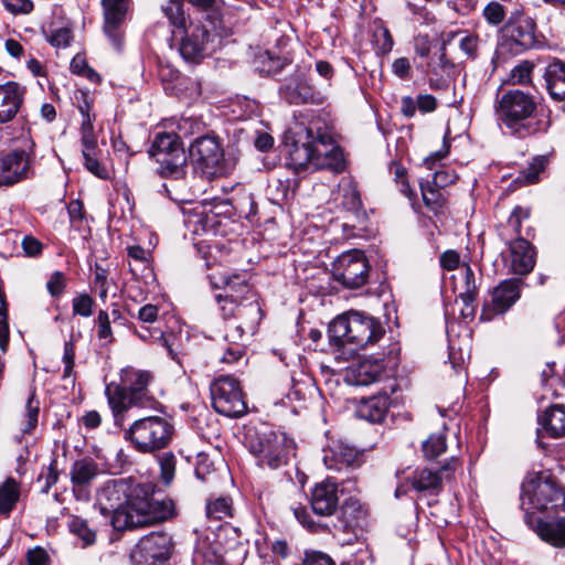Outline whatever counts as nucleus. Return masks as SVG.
<instances>
[{"mask_svg": "<svg viewBox=\"0 0 565 565\" xmlns=\"http://www.w3.org/2000/svg\"><path fill=\"white\" fill-rule=\"evenodd\" d=\"M149 154L159 164V173L164 178L181 179L185 174L186 154L174 134L161 132L154 137Z\"/></svg>", "mask_w": 565, "mask_h": 565, "instance_id": "obj_9", "label": "nucleus"}, {"mask_svg": "<svg viewBox=\"0 0 565 565\" xmlns=\"http://www.w3.org/2000/svg\"><path fill=\"white\" fill-rule=\"evenodd\" d=\"M372 43L380 54H386L392 50L393 38L388 29L382 23H375L372 31Z\"/></svg>", "mask_w": 565, "mask_h": 565, "instance_id": "obj_42", "label": "nucleus"}, {"mask_svg": "<svg viewBox=\"0 0 565 565\" xmlns=\"http://www.w3.org/2000/svg\"><path fill=\"white\" fill-rule=\"evenodd\" d=\"M68 529L71 533L82 541L83 547L90 546L96 542V532L92 530L87 521L82 518L74 516L68 523Z\"/></svg>", "mask_w": 565, "mask_h": 565, "instance_id": "obj_40", "label": "nucleus"}, {"mask_svg": "<svg viewBox=\"0 0 565 565\" xmlns=\"http://www.w3.org/2000/svg\"><path fill=\"white\" fill-rule=\"evenodd\" d=\"M223 156V149L215 137L196 138L190 146V157L194 168L206 179L225 173Z\"/></svg>", "mask_w": 565, "mask_h": 565, "instance_id": "obj_13", "label": "nucleus"}, {"mask_svg": "<svg viewBox=\"0 0 565 565\" xmlns=\"http://www.w3.org/2000/svg\"><path fill=\"white\" fill-rule=\"evenodd\" d=\"M536 109V97L521 89L504 90L494 103L498 121L518 138H526L539 130L534 121Z\"/></svg>", "mask_w": 565, "mask_h": 565, "instance_id": "obj_4", "label": "nucleus"}, {"mask_svg": "<svg viewBox=\"0 0 565 565\" xmlns=\"http://www.w3.org/2000/svg\"><path fill=\"white\" fill-rule=\"evenodd\" d=\"M40 403L31 395L25 404V409L20 423V430L23 434H31L38 425Z\"/></svg>", "mask_w": 565, "mask_h": 565, "instance_id": "obj_41", "label": "nucleus"}, {"mask_svg": "<svg viewBox=\"0 0 565 565\" xmlns=\"http://www.w3.org/2000/svg\"><path fill=\"white\" fill-rule=\"evenodd\" d=\"M313 169H329L340 172L344 169V159L342 151L333 143L332 137L318 129V143Z\"/></svg>", "mask_w": 565, "mask_h": 565, "instance_id": "obj_20", "label": "nucleus"}, {"mask_svg": "<svg viewBox=\"0 0 565 565\" xmlns=\"http://www.w3.org/2000/svg\"><path fill=\"white\" fill-rule=\"evenodd\" d=\"M161 10L175 29L174 35L177 36V32L181 34L179 42L181 56L189 62L201 61L206 55L211 41L207 26L201 21L186 17L179 0H168Z\"/></svg>", "mask_w": 565, "mask_h": 565, "instance_id": "obj_6", "label": "nucleus"}, {"mask_svg": "<svg viewBox=\"0 0 565 565\" xmlns=\"http://www.w3.org/2000/svg\"><path fill=\"white\" fill-rule=\"evenodd\" d=\"M104 9V31L108 36L114 49L120 51L124 45V35L120 31L129 0H102Z\"/></svg>", "mask_w": 565, "mask_h": 565, "instance_id": "obj_19", "label": "nucleus"}, {"mask_svg": "<svg viewBox=\"0 0 565 565\" xmlns=\"http://www.w3.org/2000/svg\"><path fill=\"white\" fill-rule=\"evenodd\" d=\"M152 381L153 375L149 371L127 366L120 370L118 383L110 382L106 385L105 395L116 427L124 428L132 408L163 413V405L149 390Z\"/></svg>", "mask_w": 565, "mask_h": 565, "instance_id": "obj_2", "label": "nucleus"}, {"mask_svg": "<svg viewBox=\"0 0 565 565\" xmlns=\"http://www.w3.org/2000/svg\"><path fill=\"white\" fill-rule=\"evenodd\" d=\"M244 445L256 460L259 468L277 470L289 463L295 455V441L285 433L273 430L267 426L248 427Z\"/></svg>", "mask_w": 565, "mask_h": 565, "instance_id": "obj_5", "label": "nucleus"}, {"mask_svg": "<svg viewBox=\"0 0 565 565\" xmlns=\"http://www.w3.org/2000/svg\"><path fill=\"white\" fill-rule=\"evenodd\" d=\"M545 86L555 102H565V62L554 60L544 72Z\"/></svg>", "mask_w": 565, "mask_h": 565, "instance_id": "obj_30", "label": "nucleus"}, {"mask_svg": "<svg viewBox=\"0 0 565 565\" xmlns=\"http://www.w3.org/2000/svg\"><path fill=\"white\" fill-rule=\"evenodd\" d=\"M511 269L516 275H527L535 266V252L530 242L522 237H516L508 242Z\"/></svg>", "mask_w": 565, "mask_h": 565, "instance_id": "obj_26", "label": "nucleus"}, {"mask_svg": "<svg viewBox=\"0 0 565 565\" xmlns=\"http://www.w3.org/2000/svg\"><path fill=\"white\" fill-rule=\"evenodd\" d=\"M532 71L533 64L524 61L511 71L510 81L512 84H526L531 81Z\"/></svg>", "mask_w": 565, "mask_h": 565, "instance_id": "obj_55", "label": "nucleus"}, {"mask_svg": "<svg viewBox=\"0 0 565 565\" xmlns=\"http://www.w3.org/2000/svg\"><path fill=\"white\" fill-rule=\"evenodd\" d=\"M83 146V157L86 169L92 172L94 175L100 179H108L109 172L107 168L102 164L98 159L95 157L96 146L89 147L87 145Z\"/></svg>", "mask_w": 565, "mask_h": 565, "instance_id": "obj_44", "label": "nucleus"}, {"mask_svg": "<svg viewBox=\"0 0 565 565\" xmlns=\"http://www.w3.org/2000/svg\"><path fill=\"white\" fill-rule=\"evenodd\" d=\"M96 119V115H86L82 116L81 121V141L82 145H87L89 147L97 146V139L94 131V121Z\"/></svg>", "mask_w": 565, "mask_h": 565, "instance_id": "obj_50", "label": "nucleus"}, {"mask_svg": "<svg viewBox=\"0 0 565 565\" xmlns=\"http://www.w3.org/2000/svg\"><path fill=\"white\" fill-rule=\"evenodd\" d=\"M98 463L88 457L75 460L70 468L71 490L74 499L79 502H89L93 483L99 475Z\"/></svg>", "mask_w": 565, "mask_h": 565, "instance_id": "obj_16", "label": "nucleus"}, {"mask_svg": "<svg viewBox=\"0 0 565 565\" xmlns=\"http://www.w3.org/2000/svg\"><path fill=\"white\" fill-rule=\"evenodd\" d=\"M214 279L215 277H211V284L214 288H223L224 295L237 299L241 302L255 300L252 288L247 282L246 275H224L221 277L220 281H215Z\"/></svg>", "mask_w": 565, "mask_h": 565, "instance_id": "obj_27", "label": "nucleus"}, {"mask_svg": "<svg viewBox=\"0 0 565 565\" xmlns=\"http://www.w3.org/2000/svg\"><path fill=\"white\" fill-rule=\"evenodd\" d=\"M72 32L67 28H61L52 32L49 42L56 47H66L72 41Z\"/></svg>", "mask_w": 565, "mask_h": 565, "instance_id": "obj_60", "label": "nucleus"}, {"mask_svg": "<svg viewBox=\"0 0 565 565\" xmlns=\"http://www.w3.org/2000/svg\"><path fill=\"white\" fill-rule=\"evenodd\" d=\"M483 15L491 24H499L503 21L505 11L499 2H490L483 10Z\"/></svg>", "mask_w": 565, "mask_h": 565, "instance_id": "obj_58", "label": "nucleus"}, {"mask_svg": "<svg viewBox=\"0 0 565 565\" xmlns=\"http://www.w3.org/2000/svg\"><path fill=\"white\" fill-rule=\"evenodd\" d=\"M391 405L390 396L386 393L362 399L356 413L360 418L370 423H380L384 419Z\"/></svg>", "mask_w": 565, "mask_h": 565, "instance_id": "obj_31", "label": "nucleus"}, {"mask_svg": "<svg viewBox=\"0 0 565 565\" xmlns=\"http://www.w3.org/2000/svg\"><path fill=\"white\" fill-rule=\"evenodd\" d=\"M153 488L131 478L110 479L96 490V503L104 515H110L116 531L131 530L163 522L174 513L170 500L152 499Z\"/></svg>", "mask_w": 565, "mask_h": 565, "instance_id": "obj_1", "label": "nucleus"}, {"mask_svg": "<svg viewBox=\"0 0 565 565\" xmlns=\"http://www.w3.org/2000/svg\"><path fill=\"white\" fill-rule=\"evenodd\" d=\"M429 88L437 92L455 89L454 74L428 75Z\"/></svg>", "mask_w": 565, "mask_h": 565, "instance_id": "obj_54", "label": "nucleus"}, {"mask_svg": "<svg viewBox=\"0 0 565 565\" xmlns=\"http://www.w3.org/2000/svg\"><path fill=\"white\" fill-rule=\"evenodd\" d=\"M46 287L52 296L61 295L65 288L64 275L61 271L53 273L46 282Z\"/></svg>", "mask_w": 565, "mask_h": 565, "instance_id": "obj_63", "label": "nucleus"}, {"mask_svg": "<svg viewBox=\"0 0 565 565\" xmlns=\"http://www.w3.org/2000/svg\"><path fill=\"white\" fill-rule=\"evenodd\" d=\"M215 299L224 319L232 318L237 312L239 318L248 317L250 319L249 322L252 328L258 324L262 320L263 312L257 300H250L249 302L244 303L224 294L216 295Z\"/></svg>", "mask_w": 565, "mask_h": 565, "instance_id": "obj_24", "label": "nucleus"}, {"mask_svg": "<svg viewBox=\"0 0 565 565\" xmlns=\"http://www.w3.org/2000/svg\"><path fill=\"white\" fill-rule=\"evenodd\" d=\"M94 299L88 294H79L72 300L73 313L81 317H90L93 313Z\"/></svg>", "mask_w": 565, "mask_h": 565, "instance_id": "obj_51", "label": "nucleus"}, {"mask_svg": "<svg viewBox=\"0 0 565 565\" xmlns=\"http://www.w3.org/2000/svg\"><path fill=\"white\" fill-rule=\"evenodd\" d=\"M446 437L443 433L431 434L423 443V452L427 459H435L446 451Z\"/></svg>", "mask_w": 565, "mask_h": 565, "instance_id": "obj_46", "label": "nucleus"}, {"mask_svg": "<svg viewBox=\"0 0 565 565\" xmlns=\"http://www.w3.org/2000/svg\"><path fill=\"white\" fill-rule=\"evenodd\" d=\"M9 318H8V307L4 299V296L0 292V350L2 352L7 351L9 339H10V330H9Z\"/></svg>", "mask_w": 565, "mask_h": 565, "instance_id": "obj_48", "label": "nucleus"}, {"mask_svg": "<svg viewBox=\"0 0 565 565\" xmlns=\"http://www.w3.org/2000/svg\"><path fill=\"white\" fill-rule=\"evenodd\" d=\"M362 461V454L342 440L332 441L323 449V462L328 469L340 471L349 467H359Z\"/></svg>", "mask_w": 565, "mask_h": 565, "instance_id": "obj_22", "label": "nucleus"}, {"mask_svg": "<svg viewBox=\"0 0 565 565\" xmlns=\"http://www.w3.org/2000/svg\"><path fill=\"white\" fill-rule=\"evenodd\" d=\"M539 423L550 437L565 436V406H551L539 416Z\"/></svg>", "mask_w": 565, "mask_h": 565, "instance_id": "obj_32", "label": "nucleus"}, {"mask_svg": "<svg viewBox=\"0 0 565 565\" xmlns=\"http://www.w3.org/2000/svg\"><path fill=\"white\" fill-rule=\"evenodd\" d=\"M385 371V365L382 360H365L361 362L355 369L356 383L359 385H369L380 381Z\"/></svg>", "mask_w": 565, "mask_h": 565, "instance_id": "obj_35", "label": "nucleus"}, {"mask_svg": "<svg viewBox=\"0 0 565 565\" xmlns=\"http://www.w3.org/2000/svg\"><path fill=\"white\" fill-rule=\"evenodd\" d=\"M212 406L226 417H241L247 412V404L241 383L231 375L215 379L210 387Z\"/></svg>", "mask_w": 565, "mask_h": 565, "instance_id": "obj_10", "label": "nucleus"}, {"mask_svg": "<svg viewBox=\"0 0 565 565\" xmlns=\"http://www.w3.org/2000/svg\"><path fill=\"white\" fill-rule=\"evenodd\" d=\"M171 536L164 532H151L141 537L131 552V557L140 565H156L170 558Z\"/></svg>", "mask_w": 565, "mask_h": 565, "instance_id": "obj_15", "label": "nucleus"}, {"mask_svg": "<svg viewBox=\"0 0 565 565\" xmlns=\"http://www.w3.org/2000/svg\"><path fill=\"white\" fill-rule=\"evenodd\" d=\"M310 503L317 515H332L339 505L338 484L330 479L317 483L311 491Z\"/></svg>", "mask_w": 565, "mask_h": 565, "instance_id": "obj_23", "label": "nucleus"}, {"mask_svg": "<svg viewBox=\"0 0 565 565\" xmlns=\"http://www.w3.org/2000/svg\"><path fill=\"white\" fill-rule=\"evenodd\" d=\"M1 3L12 14H29L34 8L31 0H1Z\"/></svg>", "mask_w": 565, "mask_h": 565, "instance_id": "obj_57", "label": "nucleus"}, {"mask_svg": "<svg viewBox=\"0 0 565 565\" xmlns=\"http://www.w3.org/2000/svg\"><path fill=\"white\" fill-rule=\"evenodd\" d=\"M548 163V157L537 156L533 158L531 163L522 171L527 183H535L539 180V174L543 172Z\"/></svg>", "mask_w": 565, "mask_h": 565, "instance_id": "obj_49", "label": "nucleus"}, {"mask_svg": "<svg viewBox=\"0 0 565 565\" xmlns=\"http://www.w3.org/2000/svg\"><path fill=\"white\" fill-rule=\"evenodd\" d=\"M529 217L530 210L518 205L512 210L508 218V227L512 230L513 234L520 237L522 222Z\"/></svg>", "mask_w": 565, "mask_h": 565, "instance_id": "obj_52", "label": "nucleus"}, {"mask_svg": "<svg viewBox=\"0 0 565 565\" xmlns=\"http://www.w3.org/2000/svg\"><path fill=\"white\" fill-rule=\"evenodd\" d=\"M313 169H329L340 172L344 169V159L342 151L333 143L332 137L318 129V143Z\"/></svg>", "mask_w": 565, "mask_h": 565, "instance_id": "obj_21", "label": "nucleus"}, {"mask_svg": "<svg viewBox=\"0 0 565 565\" xmlns=\"http://www.w3.org/2000/svg\"><path fill=\"white\" fill-rule=\"evenodd\" d=\"M160 475L164 484H170L175 472V457L173 454H164L160 457Z\"/></svg>", "mask_w": 565, "mask_h": 565, "instance_id": "obj_53", "label": "nucleus"}, {"mask_svg": "<svg viewBox=\"0 0 565 565\" xmlns=\"http://www.w3.org/2000/svg\"><path fill=\"white\" fill-rule=\"evenodd\" d=\"M18 482L9 478L0 486V516H9L19 500Z\"/></svg>", "mask_w": 565, "mask_h": 565, "instance_id": "obj_37", "label": "nucleus"}, {"mask_svg": "<svg viewBox=\"0 0 565 565\" xmlns=\"http://www.w3.org/2000/svg\"><path fill=\"white\" fill-rule=\"evenodd\" d=\"M128 257L130 258L129 266L134 275L147 269L150 265L151 252L142 248L139 245L127 247Z\"/></svg>", "mask_w": 565, "mask_h": 565, "instance_id": "obj_39", "label": "nucleus"}, {"mask_svg": "<svg viewBox=\"0 0 565 565\" xmlns=\"http://www.w3.org/2000/svg\"><path fill=\"white\" fill-rule=\"evenodd\" d=\"M25 88L17 82L0 84V124L11 121L19 113Z\"/></svg>", "mask_w": 565, "mask_h": 565, "instance_id": "obj_25", "label": "nucleus"}, {"mask_svg": "<svg viewBox=\"0 0 565 565\" xmlns=\"http://www.w3.org/2000/svg\"><path fill=\"white\" fill-rule=\"evenodd\" d=\"M332 277L343 287L356 289L364 286L370 276V264L360 249L343 252L332 263Z\"/></svg>", "mask_w": 565, "mask_h": 565, "instance_id": "obj_12", "label": "nucleus"}, {"mask_svg": "<svg viewBox=\"0 0 565 565\" xmlns=\"http://www.w3.org/2000/svg\"><path fill=\"white\" fill-rule=\"evenodd\" d=\"M29 565H49V555L42 547H34L26 554Z\"/></svg>", "mask_w": 565, "mask_h": 565, "instance_id": "obj_64", "label": "nucleus"}, {"mask_svg": "<svg viewBox=\"0 0 565 565\" xmlns=\"http://www.w3.org/2000/svg\"><path fill=\"white\" fill-rule=\"evenodd\" d=\"M565 504V490L555 481L537 477L523 484L521 494V508L525 512V522L536 525V511L557 510Z\"/></svg>", "mask_w": 565, "mask_h": 565, "instance_id": "obj_8", "label": "nucleus"}, {"mask_svg": "<svg viewBox=\"0 0 565 565\" xmlns=\"http://www.w3.org/2000/svg\"><path fill=\"white\" fill-rule=\"evenodd\" d=\"M292 512L298 522L311 532H317L318 524L311 519L306 507L298 505L292 508Z\"/></svg>", "mask_w": 565, "mask_h": 565, "instance_id": "obj_61", "label": "nucleus"}, {"mask_svg": "<svg viewBox=\"0 0 565 565\" xmlns=\"http://www.w3.org/2000/svg\"><path fill=\"white\" fill-rule=\"evenodd\" d=\"M303 565H335V563L329 555L322 552L307 551Z\"/></svg>", "mask_w": 565, "mask_h": 565, "instance_id": "obj_62", "label": "nucleus"}, {"mask_svg": "<svg viewBox=\"0 0 565 565\" xmlns=\"http://www.w3.org/2000/svg\"><path fill=\"white\" fill-rule=\"evenodd\" d=\"M458 467L459 459L451 457L438 470L429 468L416 469L407 478L406 482H402L396 487L395 497L401 498L407 494L411 489L422 493L438 494L443 490V481L452 479Z\"/></svg>", "mask_w": 565, "mask_h": 565, "instance_id": "obj_11", "label": "nucleus"}, {"mask_svg": "<svg viewBox=\"0 0 565 565\" xmlns=\"http://www.w3.org/2000/svg\"><path fill=\"white\" fill-rule=\"evenodd\" d=\"M385 334L382 322L359 311H348L334 318L328 328L330 343L350 347L355 352L377 343Z\"/></svg>", "mask_w": 565, "mask_h": 565, "instance_id": "obj_3", "label": "nucleus"}, {"mask_svg": "<svg viewBox=\"0 0 565 565\" xmlns=\"http://www.w3.org/2000/svg\"><path fill=\"white\" fill-rule=\"evenodd\" d=\"M278 92L280 98L290 105H320L324 100V95L298 73L286 78Z\"/></svg>", "mask_w": 565, "mask_h": 565, "instance_id": "obj_17", "label": "nucleus"}, {"mask_svg": "<svg viewBox=\"0 0 565 565\" xmlns=\"http://www.w3.org/2000/svg\"><path fill=\"white\" fill-rule=\"evenodd\" d=\"M521 281L519 279H507L500 282L492 292V307L495 313H504L520 298Z\"/></svg>", "mask_w": 565, "mask_h": 565, "instance_id": "obj_29", "label": "nucleus"}, {"mask_svg": "<svg viewBox=\"0 0 565 565\" xmlns=\"http://www.w3.org/2000/svg\"><path fill=\"white\" fill-rule=\"evenodd\" d=\"M428 75L455 74V64L446 56V43L443 42L437 57L428 63Z\"/></svg>", "mask_w": 565, "mask_h": 565, "instance_id": "obj_43", "label": "nucleus"}, {"mask_svg": "<svg viewBox=\"0 0 565 565\" xmlns=\"http://www.w3.org/2000/svg\"><path fill=\"white\" fill-rule=\"evenodd\" d=\"M33 174L30 158L24 150H15L0 157V188L11 186Z\"/></svg>", "mask_w": 565, "mask_h": 565, "instance_id": "obj_18", "label": "nucleus"}, {"mask_svg": "<svg viewBox=\"0 0 565 565\" xmlns=\"http://www.w3.org/2000/svg\"><path fill=\"white\" fill-rule=\"evenodd\" d=\"M318 129L298 125L294 131L292 140L287 143L289 166L296 171H302L308 167L313 168L316 149L318 143Z\"/></svg>", "mask_w": 565, "mask_h": 565, "instance_id": "obj_14", "label": "nucleus"}, {"mask_svg": "<svg viewBox=\"0 0 565 565\" xmlns=\"http://www.w3.org/2000/svg\"><path fill=\"white\" fill-rule=\"evenodd\" d=\"M535 42L534 23L524 19L510 26L505 45L518 54L532 47Z\"/></svg>", "mask_w": 565, "mask_h": 565, "instance_id": "obj_28", "label": "nucleus"}, {"mask_svg": "<svg viewBox=\"0 0 565 565\" xmlns=\"http://www.w3.org/2000/svg\"><path fill=\"white\" fill-rule=\"evenodd\" d=\"M58 478L60 472L57 468V459L53 458L49 466L42 468L41 473L36 479V482L41 487V492L49 493L50 489L58 481Z\"/></svg>", "mask_w": 565, "mask_h": 565, "instance_id": "obj_45", "label": "nucleus"}, {"mask_svg": "<svg viewBox=\"0 0 565 565\" xmlns=\"http://www.w3.org/2000/svg\"><path fill=\"white\" fill-rule=\"evenodd\" d=\"M98 327L97 335L99 339L113 341V331L110 327L109 313L105 310H99L96 319Z\"/></svg>", "mask_w": 565, "mask_h": 565, "instance_id": "obj_56", "label": "nucleus"}, {"mask_svg": "<svg viewBox=\"0 0 565 565\" xmlns=\"http://www.w3.org/2000/svg\"><path fill=\"white\" fill-rule=\"evenodd\" d=\"M173 423L163 416L152 415L134 420L124 429V439L140 454L152 455L167 448L173 438Z\"/></svg>", "mask_w": 565, "mask_h": 565, "instance_id": "obj_7", "label": "nucleus"}, {"mask_svg": "<svg viewBox=\"0 0 565 565\" xmlns=\"http://www.w3.org/2000/svg\"><path fill=\"white\" fill-rule=\"evenodd\" d=\"M342 205L350 212H353L356 218H364V212L362 211V201L360 192L355 186L349 185L343 189Z\"/></svg>", "mask_w": 565, "mask_h": 565, "instance_id": "obj_47", "label": "nucleus"}, {"mask_svg": "<svg viewBox=\"0 0 565 565\" xmlns=\"http://www.w3.org/2000/svg\"><path fill=\"white\" fill-rule=\"evenodd\" d=\"M63 362H64L63 377L66 379L72 375L74 364H75V347H74L73 341H66L64 343Z\"/></svg>", "mask_w": 565, "mask_h": 565, "instance_id": "obj_59", "label": "nucleus"}, {"mask_svg": "<svg viewBox=\"0 0 565 565\" xmlns=\"http://www.w3.org/2000/svg\"><path fill=\"white\" fill-rule=\"evenodd\" d=\"M420 191L425 205L435 214H438L443 210L446 202L441 189L434 184H429V182L426 184L420 182Z\"/></svg>", "mask_w": 565, "mask_h": 565, "instance_id": "obj_38", "label": "nucleus"}, {"mask_svg": "<svg viewBox=\"0 0 565 565\" xmlns=\"http://www.w3.org/2000/svg\"><path fill=\"white\" fill-rule=\"evenodd\" d=\"M454 291L458 297L470 300L477 298L478 285L476 274L469 265H463L458 274L452 276Z\"/></svg>", "mask_w": 565, "mask_h": 565, "instance_id": "obj_34", "label": "nucleus"}, {"mask_svg": "<svg viewBox=\"0 0 565 565\" xmlns=\"http://www.w3.org/2000/svg\"><path fill=\"white\" fill-rule=\"evenodd\" d=\"M534 530L546 543L554 547H565V516L553 522L536 520Z\"/></svg>", "mask_w": 565, "mask_h": 565, "instance_id": "obj_33", "label": "nucleus"}, {"mask_svg": "<svg viewBox=\"0 0 565 565\" xmlns=\"http://www.w3.org/2000/svg\"><path fill=\"white\" fill-rule=\"evenodd\" d=\"M209 520L223 521L233 516V501L230 497L210 498L205 503Z\"/></svg>", "mask_w": 565, "mask_h": 565, "instance_id": "obj_36", "label": "nucleus"}]
</instances>
